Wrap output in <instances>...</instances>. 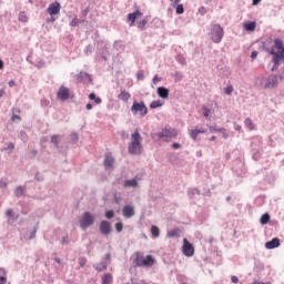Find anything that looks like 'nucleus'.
<instances>
[{
	"label": "nucleus",
	"mask_w": 284,
	"mask_h": 284,
	"mask_svg": "<svg viewBox=\"0 0 284 284\" xmlns=\"http://www.w3.org/2000/svg\"><path fill=\"white\" fill-rule=\"evenodd\" d=\"M270 221H272V215H270L267 212L263 213L260 217L261 225H267Z\"/></svg>",
	"instance_id": "nucleus-31"
},
{
	"label": "nucleus",
	"mask_w": 284,
	"mask_h": 284,
	"mask_svg": "<svg viewBox=\"0 0 284 284\" xmlns=\"http://www.w3.org/2000/svg\"><path fill=\"white\" fill-rule=\"evenodd\" d=\"M211 132H221V134H225L227 132L225 128H216V126H210Z\"/></svg>",
	"instance_id": "nucleus-48"
},
{
	"label": "nucleus",
	"mask_w": 284,
	"mask_h": 284,
	"mask_svg": "<svg viewBox=\"0 0 284 284\" xmlns=\"http://www.w3.org/2000/svg\"><path fill=\"white\" fill-rule=\"evenodd\" d=\"M156 263V257L152 254H148L146 256L141 253V251L135 252V257L133 260V267H144L145 270H150V267H154Z\"/></svg>",
	"instance_id": "nucleus-2"
},
{
	"label": "nucleus",
	"mask_w": 284,
	"mask_h": 284,
	"mask_svg": "<svg viewBox=\"0 0 284 284\" xmlns=\"http://www.w3.org/2000/svg\"><path fill=\"white\" fill-rule=\"evenodd\" d=\"M266 199H267V196H265V195H258V196L255 199V201H254L256 207H263V205H265V200H266Z\"/></svg>",
	"instance_id": "nucleus-34"
},
{
	"label": "nucleus",
	"mask_w": 284,
	"mask_h": 284,
	"mask_svg": "<svg viewBox=\"0 0 284 284\" xmlns=\"http://www.w3.org/2000/svg\"><path fill=\"white\" fill-rule=\"evenodd\" d=\"M57 98L60 101H68L70 99V89H68V87L61 85L57 92Z\"/></svg>",
	"instance_id": "nucleus-13"
},
{
	"label": "nucleus",
	"mask_w": 284,
	"mask_h": 284,
	"mask_svg": "<svg viewBox=\"0 0 284 284\" xmlns=\"http://www.w3.org/2000/svg\"><path fill=\"white\" fill-rule=\"evenodd\" d=\"M92 52H94V48L92 44H88L85 48V54H92Z\"/></svg>",
	"instance_id": "nucleus-62"
},
{
	"label": "nucleus",
	"mask_w": 284,
	"mask_h": 284,
	"mask_svg": "<svg viewBox=\"0 0 284 284\" xmlns=\"http://www.w3.org/2000/svg\"><path fill=\"white\" fill-rule=\"evenodd\" d=\"M141 11L136 9L135 11L128 14V21H130V27L134 26L136 23V17H141Z\"/></svg>",
	"instance_id": "nucleus-22"
},
{
	"label": "nucleus",
	"mask_w": 284,
	"mask_h": 284,
	"mask_svg": "<svg viewBox=\"0 0 284 284\" xmlns=\"http://www.w3.org/2000/svg\"><path fill=\"white\" fill-rule=\"evenodd\" d=\"M246 128H248V130H254V123L252 122V119L247 118L245 121H244Z\"/></svg>",
	"instance_id": "nucleus-53"
},
{
	"label": "nucleus",
	"mask_w": 284,
	"mask_h": 284,
	"mask_svg": "<svg viewBox=\"0 0 284 284\" xmlns=\"http://www.w3.org/2000/svg\"><path fill=\"white\" fill-rule=\"evenodd\" d=\"M103 165L106 170L110 168H114V158L112 155H105Z\"/></svg>",
	"instance_id": "nucleus-27"
},
{
	"label": "nucleus",
	"mask_w": 284,
	"mask_h": 284,
	"mask_svg": "<svg viewBox=\"0 0 284 284\" xmlns=\"http://www.w3.org/2000/svg\"><path fill=\"white\" fill-rule=\"evenodd\" d=\"M47 12H48V14H50V17H55V14H59L61 12V3L52 2L47 8Z\"/></svg>",
	"instance_id": "nucleus-15"
},
{
	"label": "nucleus",
	"mask_w": 284,
	"mask_h": 284,
	"mask_svg": "<svg viewBox=\"0 0 284 284\" xmlns=\"http://www.w3.org/2000/svg\"><path fill=\"white\" fill-rule=\"evenodd\" d=\"M175 12L176 14H183V12H185V8L183 7V4H175Z\"/></svg>",
	"instance_id": "nucleus-49"
},
{
	"label": "nucleus",
	"mask_w": 284,
	"mask_h": 284,
	"mask_svg": "<svg viewBox=\"0 0 284 284\" xmlns=\"http://www.w3.org/2000/svg\"><path fill=\"white\" fill-rule=\"evenodd\" d=\"M189 199H194V196H201V190L199 187H193L187 191Z\"/></svg>",
	"instance_id": "nucleus-36"
},
{
	"label": "nucleus",
	"mask_w": 284,
	"mask_h": 284,
	"mask_svg": "<svg viewBox=\"0 0 284 284\" xmlns=\"http://www.w3.org/2000/svg\"><path fill=\"white\" fill-rule=\"evenodd\" d=\"M3 150H6L8 152V154H10V152H12V150H14V143H9L7 148H4Z\"/></svg>",
	"instance_id": "nucleus-64"
},
{
	"label": "nucleus",
	"mask_w": 284,
	"mask_h": 284,
	"mask_svg": "<svg viewBox=\"0 0 284 284\" xmlns=\"http://www.w3.org/2000/svg\"><path fill=\"white\" fill-rule=\"evenodd\" d=\"M143 144L142 143H130L129 144V154L136 155L142 154Z\"/></svg>",
	"instance_id": "nucleus-16"
},
{
	"label": "nucleus",
	"mask_w": 284,
	"mask_h": 284,
	"mask_svg": "<svg viewBox=\"0 0 284 284\" xmlns=\"http://www.w3.org/2000/svg\"><path fill=\"white\" fill-rule=\"evenodd\" d=\"M265 181H266V183H270V185H272V183H274V181H276V176L272 172L266 173Z\"/></svg>",
	"instance_id": "nucleus-41"
},
{
	"label": "nucleus",
	"mask_w": 284,
	"mask_h": 284,
	"mask_svg": "<svg viewBox=\"0 0 284 284\" xmlns=\"http://www.w3.org/2000/svg\"><path fill=\"white\" fill-rule=\"evenodd\" d=\"M128 187H133V190H136L139 187V178H132V179H125L124 180V190H128Z\"/></svg>",
	"instance_id": "nucleus-19"
},
{
	"label": "nucleus",
	"mask_w": 284,
	"mask_h": 284,
	"mask_svg": "<svg viewBox=\"0 0 284 284\" xmlns=\"http://www.w3.org/2000/svg\"><path fill=\"white\" fill-rule=\"evenodd\" d=\"M168 239H181V229L179 227H173L171 229L168 234Z\"/></svg>",
	"instance_id": "nucleus-24"
},
{
	"label": "nucleus",
	"mask_w": 284,
	"mask_h": 284,
	"mask_svg": "<svg viewBox=\"0 0 284 284\" xmlns=\"http://www.w3.org/2000/svg\"><path fill=\"white\" fill-rule=\"evenodd\" d=\"M26 192H28V187L26 185H19L14 189L13 194L16 199H21L26 196Z\"/></svg>",
	"instance_id": "nucleus-20"
},
{
	"label": "nucleus",
	"mask_w": 284,
	"mask_h": 284,
	"mask_svg": "<svg viewBox=\"0 0 284 284\" xmlns=\"http://www.w3.org/2000/svg\"><path fill=\"white\" fill-rule=\"evenodd\" d=\"M99 232L102 236H110L112 234V223L108 220H102L99 223Z\"/></svg>",
	"instance_id": "nucleus-10"
},
{
	"label": "nucleus",
	"mask_w": 284,
	"mask_h": 284,
	"mask_svg": "<svg viewBox=\"0 0 284 284\" xmlns=\"http://www.w3.org/2000/svg\"><path fill=\"white\" fill-rule=\"evenodd\" d=\"M74 79L78 83H83V81H85L87 79L89 80V82L92 83V75H90V73L85 71H80L78 74L74 75Z\"/></svg>",
	"instance_id": "nucleus-18"
},
{
	"label": "nucleus",
	"mask_w": 284,
	"mask_h": 284,
	"mask_svg": "<svg viewBox=\"0 0 284 284\" xmlns=\"http://www.w3.org/2000/svg\"><path fill=\"white\" fill-rule=\"evenodd\" d=\"M239 156H241V151H239L237 149H235V150H233L232 152H226L225 155H224V159H225L226 161H230V159H233V161H234V159H236V158H239Z\"/></svg>",
	"instance_id": "nucleus-26"
},
{
	"label": "nucleus",
	"mask_w": 284,
	"mask_h": 284,
	"mask_svg": "<svg viewBox=\"0 0 284 284\" xmlns=\"http://www.w3.org/2000/svg\"><path fill=\"white\" fill-rule=\"evenodd\" d=\"M88 263V258L81 256L78 258V264L80 267H85V264Z\"/></svg>",
	"instance_id": "nucleus-52"
},
{
	"label": "nucleus",
	"mask_w": 284,
	"mask_h": 284,
	"mask_svg": "<svg viewBox=\"0 0 284 284\" xmlns=\"http://www.w3.org/2000/svg\"><path fill=\"white\" fill-rule=\"evenodd\" d=\"M130 92L123 90L120 92V94L118 95V99H120V101H124V103H128V101H130Z\"/></svg>",
	"instance_id": "nucleus-35"
},
{
	"label": "nucleus",
	"mask_w": 284,
	"mask_h": 284,
	"mask_svg": "<svg viewBox=\"0 0 284 284\" xmlns=\"http://www.w3.org/2000/svg\"><path fill=\"white\" fill-rule=\"evenodd\" d=\"M113 187H124L125 189V179L123 176L115 178V180L112 182Z\"/></svg>",
	"instance_id": "nucleus-32"
},
{
	"label": "nucleus",
	"mask_w": 284,
	"mask_h": 284,
	"mask_svg": "<svg viewBox=\"0 0 284 284\" xmlns=\"http://www.w3.org/2000/svg\"><path fill=\"white\" fill-rule=\"evenodd\" d=\"M114 281L112 273H104L101 278V284H111Z\"/></svg>",
	"instance_id": "nucleus-29"
},
{
	"label": "nucleus",
	"mask_w": 284,
	"mask_h": 284,
	"mask_svg": "<svg viewBox=\"0 0 284 284\" xmlns=\"http://www.w3.org/2000/svg\"><path fill=\"white\" fill-rule=\"evenodd\" d=\"M231 170L233 174H235V179L232 182L233 185H241V183H243V179H245V174H247L245 162H243L241 155H237V158L232 161Z\"/></svg>",
	"instance_id": "nucleus-1"
},
{
	"label": "nucleus",
	"mask_w": 284,
	"mask_h": 284,
	"mask_svg": "<svg viewBox=\"0 0 284 284\" xmlns=\"http://www.w3.org/2000/svg\"><path fill=\"white\" fill-rule=\"evenodd\" d=\"M232 92H234L233 85H227L224 88V94H227L230 97V94H232Z\"/></svg>",
	"instance_id": "nucleus-55"
},
{
	"label": "nucleus",
	"mask_w": 284,
	"mask_h": 284,
	"mask_svg": "<svg viewBox=\"0 0 284 284\" xmlns=\"http://www.w3.org/2000/svg\"><path fill=\"white\" fill-rule=\"evenodd\" d=\"M132 141L131 143H141V133H139V131H135L134 133H132Z\"/></svg>",
	"instance_id": "nucleus-43"
},
{
	"label": "nucleus",
	"mask_w": 284,
	"mask_h": 284,
	"mask_svg": "<svg viewBox=\"0 0 284 284\" xmlns=\"http://www.w3.org/2000/svg\"><path fill=\"white\" fill-rule=\"evenodd\" d=\"M98 181L99 183H105V181H108V175L105 173H99Z\"/></svg>",
	"instance_id": "nucleus-50"
},
{
	"label": "nucleus",
	"mask_w": 284,
	"mask_h": 284,
	"mask_svg": "<svg viewBox=\"0 0 284 284\" xmlns=\"http://www.w3.org/2000/svg\"><path fill=\"white\" fill-rule=\"evenodd\" d=\"M94 223H97V216L90 211H84L79 219V226L83 232L92 227Z\"/></svg>",
	"instance_id": "nucleus-4"
},
{
	"label": "nucleus",
	"mask_w": 284,
	"mask_h": 284,
	"mask_svg": "<svg viewBox=\"0 0 284 284\" xmlns=\"http://www.w3.org/2000/svg\"><path fill=\"white\" fill-rule=\"evenodd\" d=\"M203 132L204 131L201 129H194V130H191L190 136H191V139L195 140L196 136H199V134H203Z\"/></svg>",
	"instance_id": "nucleus-44"
},
{
	"label": "nucleus",
	"mask_w": 284,
	"mask_h": 284,
	"mask_svg": "<svg viewBox=\"0 0 284 284\" xmlns=\"http://www.w3.org/2000/svg\"><path fill=\"white\" fill-rule=\"evenodd\" d=\"M136 79L138 81H143V79H145V74L143 73V71H138Z\"/></svg>",
	"instance_id": "nucleus-63"
},
{
	"label": "nucleus",
	"mask_w": 284,
	"mask_h": 284,
	"mask_svg": "<svg viewBox=\"0 0 284 284\" xmlns=\"http://www.w3.org/2000/svg\"><path fill=\"white\" fill-rule=\"evenodd\" d=\"M37 237V226L33 227V230L29 234V241H32V239Z\"/></svg>",
	"instance_id": "nucleus-60"
},
{
	"label": "nucleus",
	"mask_w": 284,
	"mask_h": 284,
	"mask_svg": "<svg viewBox=\"0 0 284 284\" xmlns=\"http://www.w3.org/2000/svg\"><path fill=\"white\" fill-rule=\"evenodd\" d=\"M110 263H112V254L111 253H106L104 255V261L98 263V264H93V270H95V272H105V270H108V265H110Z\"/></svg>",
	"instance_id": "nucleus-9"
},
{
	"label": "nucleus",
	"mask_w": 284,
	"mask_h": 284,
	"mask_svg": "<svg viewBox=\"0 0 284 284\" xmlns=\"http://www.w3.org/2000/svg\"><path fill=\"white\" fill-rule=\"evenodd\" d=\"M225 36V30H223V27L221 24L215 23L211 28V39L213 43H221L223 41V37Z\"/></svg>",
	"instance_id": "nucleus-6"
},
{
	"label": "nucleus",
	"mask_w": 284,
	"mask_h": 284,
	"mask_svg": "<svg viewBox=\"0 0 284 284\" xmlns=\"http://www.w3.org/2000/svg\"><path fill=\"white\" fill-rule=\"evenodd\" d=\"M6 216H7L8 219H12V217L14 216V210H13V209H8V210L6 211Z\"/></svg>",
	"instance_id": "nucleus-59"
},
{
	"label": "nucleus",
	"mask_w": 284,
	"mask_h": 284,
	"mask_svg": "<svg viewBox=\"0 0 284 284\" xmlns=\"http://www.w3.org/2000/svg\"><path fill=\"white\" fill-rule=\"evenodd\" d=\"M268 50H270V54L274 57L273 58L274 65L272 68V72H274V70H276V68L281 65V61H284V51L276 52L274 49H268Z\"/></svg>",
	"instance_id": "nucleus-12"
},
{
	"label": "nucleus",
	"mask_w": 284,
	"mask_h": 284,
	"mask_svg": "<svg viewBox=\"0 0 284 284\" xmlns=\"http://www.w3.org/2000/svg\"><path fill=\"white\" fill-rule=\"evenodd\" d=\"M61 245H70V236L64 235L61 240Z\"/></svg>",
	"instance_id": "nucleus-57"
},
{
	"label": "nucleus",
	"mask_w": 284,
	"mask_h": 284,
	"mask_svg": "<svg viewBox=\"0 0 284 284\" xmlns=\"http://www.w3.org/2000/svg\"><path fill=\"white\" fill-rule=\"evenodd\" d=\"M273 43H274V40H273L272 38L266 39V40L262 43L263 50H265V51L268 52V54H270V50H274V47H272Z\"/></svg>",
	"instance_id": "nucleus-25"
},
{
	"label": "nucleus",
	"mask_w": 284,
	"mask_h": 284,
	"mask_svg": "<svg viewBox=\"0 0 284 284\" xmlns=\"http://www.w3.org/2000/svg\"><path fill=\"white\" fill-rule=\"evenodd\" d=\"M243 27L246 32H254V30H256V21H247Z\"/></svg>",
	"instance_id": "nucleus-30"
},
{
	"label": "nucleus",
	"mask_w": 284,
	"mask_h": 284,
	"mask_svg": "<svg viewBox=\"0 0 284 284\" xmlns=\"http://www.w3.org/2000/svg\"><path fill=\"white\" fill-rule=\"evenodd\" d=\"M89 99L90 101H94V103H97V105H100V103H102V99L97 97V93L92 92L89 94Z\"/></svg>",
	"instance_id": "nucleus-40"
},
{
	"label": "nucleus",
	"mask_w": 284,
	"mask_h": 284,
	"mask_svg": "<svg viewBox=\"0 0 284 284\" xmlns=\"http://www.w3.org/2000/svg\"><path fill=\"white\" fill-rule=\"evenodd\" d=\"M158 97H160V99H170V89L165 88V87H159L156 90Z\"/></svg>",
	"instance_id": "nucleus-21"
},
{
	"label": "nucleus",
	"mask_w": 284,
	"mask_h": 284,
	"mask_svg": "<svg viewBox=\"0 0 284 284\" xmlns=\"http://www.w3.org/2000/svg\"><path fill=\"white\" fill-rule=\"evenodd\" d=\"M251 155L253 161H261L267 156V146H261V144H252Z\"/></svg>",
	"instance_id": "nucleus-5"
},
{
	"label": "nucleus",
	"mask_w": 284,
	"mask_h": 284,
	"mask_svg": "<svg viewBox=\"0 0 284 284\" xmlns=\"http://www.w3.org/2000/svg\"><path fill=\"white\" fill-rule=\"evenodd\" d=\"M152 239H159L161 236V229H159L156 225H151L150 229Z\"/></svg>",
	"instance_id": "nucleus-33"
},
{
	"label": "nucleus",
	"mask_w": 284,
	"mask_h": 284,
	"mask_svg": "<svg viewBox=\"0 0 284 284\" xmlns=\"http://www.w3.org/2000/svg\"><path fill=\"white\" fill-rule=\"evenodd\" d=\"M114 216H116V213L114 212V210L106 209L104 211V217H106L108 221H112V219H114Z\"/></svg>",
	"instance_id": "nucleus-38"
},
{
	"label": "nucleus",
	"mask_w": 284,
	"mask_h": 284,
	"mask_svg": "<svg viewBox=\"0 0 284 284\" xmlns=\"http://www.w3.org/2000/svg\"><path fill=\"white\" fill-rule=\"evenodd\" d=\"M182 254L186 256L187 258L192 257L194 255V244L187 241V239H183V245H182Z\"/></svg>",
	"instance_id": "nucleus-11"
},
{
	"label": "nucleus",
	"mask_w": 284,
	"mask_h": 284,
	"mask_svg": "<svg viewBox=\"0 0 284 284\" xmlns=\"http://www.w3.org/2000/svg\"><path fill=\"white\" fill-rule=\"evenodd\" d=\"M134 214H136V211L134 209V205L132 204H125L122 207V216H124V219H132V216H134Z\"/></svg>",
	"instance_id": "nucleus-14"
},
{
	"label": "nucleus",
	"mask_w": 284,
	"mask_h": 284,
	"mask_svg": "<svg viewBox=\"0 0 284 284\" xmlns=\"http://www.w3.org/2000/svg\"><path fill=\"white\" fill-rule=\"evenodd\" d=\"M70 139L73 143H77V141H79V133L78 132H72L70 134Z\"/></svg>",
	"instance_id": "nucleus-56"
},
{
	"label": "nucleus",
	"mask_w": 284,
	"mask_h": 284,
	"mask_svg": "<svg viewBox=\"0 0 284 284\" xmlns=\"http://www.w3.org/2000/svg\"><path fill=\"white\" fill-rule=\"evenodd\" d=\"M169 162L172 163V165H181L182 161L179 159V154L176 153H168Z\"/></svg>",
	"instance_id": "nucleus-23"
},
{
	"label": "nucleus",
	"mask_w": 284,
	"mask_h": 284,
	"mask_svg": "<svg viewBox=\"0 0 284 284\" xmlns=\"http://www.w3.org/2000/svg\"><path fill=\"white\" fill-rule=\"evenodd\" d=\"M203 116L205 119H210V114H212V110L205 105L202 106Z\"/></svg>",
	"instance_id": "nucleus-45"
},
{
	"label": "nucleus",
	"mask_w": 284,
	"mask_h": 284,
	"mask_svg": "<svg viewBox=\"0 0 284 284\" xmlns=\"http://www.w3.org/2000/svg\"><path fill=\"white\" fill-rule=\"evenodd\" d=\"M19 21H21V23H28V16H26L24 12H20Z\"/></svg>",
	"instance_id": "nucleus-54"
},
{
	"label": "nucleus",
	"mask_w": 284,
	"mask_h": 284,
	"mask_svg": "<svg viewBox=\"0 0 284 284\" xmlns=\"http://www.w3.org/2000/svg\"><path fill=\"white\" fill-rule=\"evenodd\" d=\"M145 26H148V19H143L142 21H140V22L138 23V28H139V30H141V31L145 30Z\"/></svg>",
	"instance_id": "nucleus-51"
},
{
	"label": "nucleus",
	"mask_w": 284,
	"mask_h": 284,
	"mask_svg": "<svg viewBox=\"0 0 284 284\" xmlns=\"http://www.w3.org/2000/svg\"><path fill=\"white\" fill-rule=\"evenodd\" d=\"M278 79H283V75L261 77L257 79L256 85L262 90H274V88H278Z\"/></svg>",
	"instance_id": "nucleus-3"
},
{
	"label": "nucleus",
	"mask_w": 284,
	"mask_h": 284,
	"mask_svg": "<svg viewBox=\"0 0 284 284\" xmlns=\"http://www.w3.org/2000/svg\"><path fill=\"white\" fill-rule=\"evenodd\" d=\"M8 283V273L6 272V268L0 267V284H7Z\"/></svg>",
	"instance_id": "nucleus-37"
},
{
	"label": "nucleus",
	"mask_w": 284,
	"mask_h": 284,
	"mask_svg": "<svg viewBox=\"0 0 284 284\" xmlns=\"http://www.w3.org/2000/svg\"><path fill=\"white\" fill-rule=\"evenodd\" d=\"M98 61H108V50L100 49L97 51Z\"/></svg>",
	"instance_id": "nucleus-28"
},
{
	"label": "nucleus",
	"mask_w": 284,
	"mask_h": 284,
	"mask_svg": "<svg viewBox=\"0 0 284 284\" xmlns=\"http://www.w3.org/2000/svg\"><path fill=\"white\" fill-rule=\"evenodd\" d=\"M131 112L133 116H136L139 114L140 116H146L148 115V106L145 105L144 101H133V104L131 106Z\"/></svg>",
	"instance_id": "nucleus-7"
},
{
	"label": "nucleus",
	"mask_w": 284,
	"mask_h": 284,
	"mask_svg": "<svg viewBox=\"0 0 284 284\" xmlns=\"http://www.w3.org/2000/svg\"><path fill=\"white\" fill-rule=\"evenodd\" d=\"M176 134V129L172 126H165L158 134H155V136L158 139H165L166 141H170V139H174Z\"/></svg>",
	"instance_id": "nucleus-8"
},
{
	"label": "nucleus",
	"mask_w": 284,
	"mask_h": 284,
	"mask_svg": "<svg viewBox=\"0 0 284 284\" xmlns=\"http://www.w3.org/2000/svg\"><path fill=\"white\" fill-rule=\"evenodd\" d=\"M264 247L266 250H276V247H281V239L273 237L272 240L266 241Z\"/></svg>",
	"instance_id": "nucleus-17"
},
{
	"label": "nucleus",
	"mask_w": 284,
	"mask_h": 284,
	"mask_svg": "<svg viewBox=\"0 0 284 284\" xmlns=\"http://www.w3.org/2000/svg\"><path fill=\"white\" fill-rule=\"evenodd\" d=\"M113 202L115 203V205H119V203H121V196L118 195V193H113Z\"/></svg>",
	"instance_id": "nucleus-61"
},
{
	"label": "nucleus",
	"mask_w": 284,
	"mask_h": 284,
	"mask_svg": "<svg viewBox=\"0 0 284 284\" xmlns=\"http://www.w3.org/2000/svg\"><path fill=\"white\" fill-rule=\"evenodd\" d=\"M175 59L178 63H180V65H185L186 60H185V57H183V54L179 53Z\"/></svg>",
	"instance_id": "nucleus-46"
},
{
	"label": "nucleus",
	"mask_w": 284,
	"mask_h": 284,
	"mask_svg": "<svg viewBox=\"0 0 284 284\" xmlns=\"http://www.w3.org/2000/svg\"><path fill=\"white\" fill-rule=\"evenodd\" d=\"M163 105L164 102H162L161 100H155L150 103L151 110H156V108H163Z\"/></svg>",
	"instance_id": "nucleus-39"
},
{
	"label": "nucleus",
	"mask_w": 284,
	"mask_h": 284,
	"mask_svg": "<svg viewBox=\"0 0 284 284\" xmlns=\"http://www.w3.org/2000/svg\"><path fill=\"white\" fill-rule=\"evenodd\" d=\"M44 180L45 178L43 176V174H40V172H36L34 181H37L38 183H43Z\"/></svg>",
	"instance_id": "nucleus-47"
},
{
	"label": "nucleus",
	"mask_w": 284,
	"mask_h": 284,
	"mask_svg": "<svg viewBox=\"0 0 284 284\" xmlns=\"http://www.w3.org/2000/svg\"><path fill=\"white\" fill-rule=\"evenodd\" d=\"M116 221H119V222H116L115 224H114V227H115V232L118 233V234H121V232H123V222H121V219H116Z\"/></svg>",
	"instance_id": "nucleus-42"
},
{
	"label": "nucleus",
	"mask_w": 284,
	"mask_h": 284,
	"mask_svg": "<svg viewBox=\"0 0 284 284\" xmlns=\"http://www.w3.org/2000/svg\"><path fill=\"white\" fill-rule=\"evenodd\" d=\"M254 265H255L256 270H260V271L264 270V267H265V265H263V263L261 261H255Z\"/></svg>",
	"instance_id": "nucleus-58"
}]
</instances>
